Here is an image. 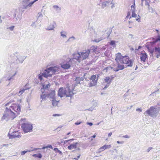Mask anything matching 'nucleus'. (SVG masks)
<instances>
[{
    "label": "nucleus",
    "instance_id": "052dcab7",
    "mask_svg": "<svg viewBox=\"0 0 160 160\" xmlns=\"http://www.w3.org/2000/svg\"><path fill=\"white\" fill-rule=\"evenodd\" d=\"M91 48H92V49L93 50V51L94 52H95L96 50V49H97V48H95V47L94 46H92Z\"/></svg>",
    "mask_w": 160,
    "mask_h": 160
},
{
    "label": "nucleus",
    "instance_id": "6e6552de",
    "mask_svg": "<svg viewBox=\"0 0 160 160\" xmlns=\"http://www.w3.org/2000/svg\"><path fill=\"white\" fill-rule=\"evenodd\" d=\"M74 58L69 59L68 61L67 60L65 63L62 65L61 67L64 69H68L70 67L72 63V61H73Z\"/></svg>",
    "mask_w": 160,
    "mask_h": 160
},
{
    "label": "nucleus",
    "instance_id": "c85d7f7f",
    "mask_svg": "<svg viewBox=\"0 0 160 160\" xmlns=\"http://www.w3.org/2000/svg\"><path fill=\"white\" fill-rule=\"evenodd\" d=\"M110 45L112 46L113 48H115L116 46L115 42L113 40H111L109 42Z\"/></svg>",
    "mask_w": 160,
    "mask_h": 160
},
{
    "label": "nucleus",
    "instance_id": "864d4df0",
    "mask_svg": "<svg viewBox=\"0 0 160 160\" xmlns=\"http://www.w3.org/2000/svg\"><path fill=\"white\" fill-rule=\"evenodd\" d=\"M87 74V73H85L84 74V75H83V77H84V78L87 81H89L88 80V79L85 77V76L86 75V74Z\"/></svg>",
    "mask_w": 160,
    "mask_h": 160
},
{
    "label": "nucleus",
    "instance_id": "dca6fc26",
    "mask_svg": "<svg viewBox=\"0 0 160 160\" xmlns=\"http://www.w3.org/2000/svg\"><path fill=\"white\" fill-rule=\"evenodd\" d=\"M17 58V59L16 60V63H22L26 58V57L22 56H18Z\"/></svg>",
    "mask_w": 160,
    "mask_h": 160
},
{
    "label": "nucleus",
    "instance_id": "72a5a7b5",
    "mask_svg": "<svg viewBox=\"0 0 160 160\" xmlns=\"http://www.w3.org/2000/svg\"><path fill=\"white\" fill-rule=\"evenodd\" d=\"M75 39V37H74L73 36H72L71 37L69 38V39L67 40L66 42H70L71 41H73V40Z\"/></svg>",
    "mask_w": 160,
    "mask_h": 160
},
{
    "label": "nucleus",
    "instance_id": "4be33fe9",
    "mask_svg": "<svg viewBox=\"0 0 160 160\" xmlns=\"http://www.w3.org/2000/svg\"><path fill=\"white\" fill-rule=\"evenodd\" d=\"M78 144V142H76L74 143L71 144L68 147V148L69 150H71L74 148H76L77 147V145Z\"/></svg>",
    "mask_w": 160,
    "mask_h": 160
},
{
    "label": "nucleus",
    "instance_id": "4468645a",
    "mask_svg": "<svg viewBox=\"0 0 160 160\" xmlns=\"http://www.w3.org/2000/svg\"><path fill=\"white\" fill-rule=\"evenodd\" d=\"M56 25V23L55 22L53 21L52 23H50V25H49L47 28H46V30L48 31L53 30L54 31V28H55V26Z\"/></svg>",
    "mask_w": 160,
    "mask_h": 160
},
{
    "label": "nucleus",
    "instance_id": "4d7b16f0",
    "mask_svg": "<svg viewBox=\"0 0 160 160\" xmlns=\"http://www.w3.org/2000/svg\"><path fill=\"white\" fill-rule=\"evenodd\" d=\"M132 8H135V1L134 2L133 4L131 6Z\"/></svg>",
    "mask_w": 160,
    "mask_h": 160
},
{
    "label": "nucleus",
    "instance_id": "20e7f679",
    "mask_svg": "<svg viewBox=\"0 0 160 160\" xmlns=\"http://www.w3.org/2000/svg\"><path fill=\"white\" fill-rule=\"evenodd\" d=\"M159 108L156 106H152L146 111L145 113L152 118H155L158 115Z\"/></svg>",
    "mask_w": 160,
    "mask_h": 160
},
{
    "label": "nucleus",
    "instance_id": "5fc2aeb1",
    "mask_svg": "<svg viewBox=\"0 0 160 160\" xmlns=\"http://www.w3.org/2000/svg\"><path fill=\"white\" fill-rule=\"evenodd\" d=\"M61 116V115L59 114H53L52 115V116H53L54 117L60 116Z\"/></svg>",
    "mask_w": 160,
    "mask_h": 160
},
{
    "label": "nucleus",
    "instance_id": "58836bf2",
    "mask_svg": "<svg viewBox=\"0 0 160 160\" xmlns=\"http://www.w3.org/2000/svg\"><path fill=\"white\" fill-rule=\"evenodd\" d=\"M107 2H106L105 1L103 2L102 4V8H104L105 7L107 6Z\"/></svg>",
    "mask_w": 160,
    "mask_h": 160
},
{
    "label": "nucleus",
    "instance_id": "9d476101",
    "mask_svg": "<svg viewBox=\"0 0 160 160\" xmlns=\"http://www.w3.org/2000/svg\"><path fill=\"white\" fill-rule=\"evenodd\" d=\"M49 72H50L51 74V77L52 74H54L56 73H58L59 72V68L56 66L54 67H50L48 68Z\"/></svg>",
    "mask_w": 160,
    "mask_h": 160
},
{
    "label": "nucleus",
    "instance_id": "393cba45",
    "mask_svg": "<svg viewBox=\"0 0 160 160\" xmlns=\"http://www.w3.org/2000/svg\"><path fill=\"white\" fill-rule=\"evenodd\" d=\"M42 94L41 95L40 98L42 99V101L43 100H45L48 98V94H46V92L42 91Z\"/></svg>",
    "mask_w": 160,
    "mask_h": 160
},
{
    "label": "nucleus",
    "instance_id": "2eb2a0df",
    "mask_svg": "<svg viewBox=\"0 0 160 160\" xmlns=\"http://www.w3.org/2000/svg\"><path fill=\"white\" fill-rule=\"evenodd\" d=\"M41 73L44 78H47L48 77H51V74L48 68L45 70L43 72H41Z\"/></svg>",
    "mask_w": 160,
    "mask_h": 160
},
{
    "label": "nucleus",
    "instance_id": "8fccbe9b",
    "mask_svg": "<svg viewBox=\"0 0 160 160\" xmlns=\"http://www.w3.org/2000/svg\"><path fill=\"white\" fill-rule=\"evenodd\" d=\"M148 9L149 10H151V12H152L153 11V8H152L150 7V6H148Z\"/></svg>",
    "mask_w": 160,
    "mask_h": 160
},
{
    "label": "nucleus",
    "instance_id": "c03bdc74",
    "mask_svg": "<svg viewBox=\"0 0 160 160\" xmlns=\"http://www.w3.org/2000/svg\"><path fill=\"white\" fill-rule=\"evenodd\" d=\"M102 40V39L100 38H98L95 39L94 41L97 42H98Z\"/></svg>",
    "mask_w": 160,
    "mask_h": 160
},
{
    "label": "nucleus",
    "instance_id": "f3484780",
    "mask_svg": "<svg viewBox=\"0 0 160 160\" xmlns=\"http://www.w3.org/2000/svg\"><path fill=\"white\" fill-rule=\"evenodd\" d=\"M117 67L116 68H111L113 69V71L115 72H118L119 70H122L124 68V66L123 65H121L119 64V62L118 63Z\"/></svg>",
    "mask_w": 160,
    "mask_h": 160
},
{
    "label": "nucleus",
    "instance_id": "c756f323",
    "mask_svg": "<svg viewBox=\"0 0 160 160\" xmlns=\"http://www.w3.org/2000/svg\"><path fill=\"white\" fill-rule=\"evenodd\" d=\"M52 104L53 106H57L58 102L55 100V98L54 99H52Z\"/></svg>",
    "mask_w": 160,
    "mask_h": 160
},
{
    "label": "nucleus",
    "instance_id": "5701e85b",
    "mask_svg": "<svg viewBox=\"0 0 160 160\" xmlns=\"http://www.w3.org/2000/svg\"><path fill=\"white\" fill-rule=\"evenodd\" d=\"M3 116L1 118V120H5L6 121H8L9 119L8 118V116L7 112H5V111L4 112Z\"/></svg>",
    "mask_w": 160,
    "mask_h": 160
},
{
    "label": "nucleus",
    "instance_id": "de8ad7c7",
    "mask_svg": "<svg viewBox=\"0 0 160 160\" xmlns=\"http://www.w3.org/2000/svg\"><path fill=\"white\" fill-rule=\"evenodd\" d=\"M74 139H70L69 140H65L64 142V143H67V142H68L69 141H73L74 140Z\"/></svg>",
    "mask_w": 160,
    "mask_h": 160
},
{
    "label": "nucleus",
    "instance_id": "6ab92c4d",
    "mask_svg": "<svg viewBox=\"0 0 160 160\" xmlns=\"http://www.w3.org/2000/svg\"><path fill=\"white\" fill-rule=\"evenodd\" d=\"M140 57L141 61L145 62L146 59L148 58V56L146 53H141L140 54Z\"/></svg>",
    "mask_w": 160,
    "mask_h": 160
},
{
    "label": "nucleus",
    "instance_id": "2f4dec72",
    "mask_svg": "<svg viewBox=\"0 0 160 160\" xmlns=\"http://www.w3.org/2000/svg\"><path fill=\"white\" fill-rule=\"evenodd\" d=\"M79 77H77L75 80L77 84H80V80Z\"/></svg>",
    "mask_w": 160,
    "mask_h": 160
},
{
    "label": "nucleus",
    "instance_id": "7c9ffc66",
    "mask_svg": "<svg viewBox=\"0 0 160 160\" xmlns=\"http://www.w3.org/2000/svg\"><path fill=\"white\" fill-rule=\"evenodd\" d=\"M32 156L34 157H37L39 158H40L42 157V154L40 153L34 154Z\"/></svg>",
    "mask_w": 160,
    "mask_h": 160
},
{
    "label": "nucleus",
    "instance_id": "bb28decb",
    "mask_svg": "<svg viewBox=\"0 0 160 160\" xmlns=\"http://www.w3.org/2000/svg\"><path fill=\"white\" fill-rule=\"evenodd\" d=\"M53 8L57 12H61V8L58 6L54 5L53 6Z\"/></svg>",
    "mask_w": 160,
    "mask_h": 160
},
{
    "label": "nucleus",
    "instance_id": "3c124183",
    "mask_svg": "<svg viewBox=\"0 0 160 160\" xmlns=\"http://www.w3.org/2000/svg\"><path fill=\"white\" fill-rule=\"evenodd\" d=\"M110 84H108L107 83V85L105 86V87L103 88V89H104V90H105V89H106V88H108V86H109V85H110Z\"/></svg>",
    "mask_w": 160,
    "mask_h": 160
},
{
    "label": "nucleus",
    "instance_id": "b1692460",
    "mask_svg": "<svg viewBox=\"0 0 160 160\" xmlns=\"http://www.w3.org/2000/svg\"><path fill=\"white\" fill-rule=\"evenodd\" d=\"M113 77H111V78L108 77H106L104 79V81L105 82L108 83V84H110L112 80Z\"/></svg>",
    "mask_w": 160,
    "mask_h": 160
},
{
    "label": "nucleus",
    "instance_id": "bf43d9fd",
    "mask_svg": "<svg viewBox=\"0 0 160 160\" xmlns=\"http://www.w3.org/2000/svg\"><path fill=\"white\" fill-rule=\"evenodd\" d=\"M148 0H145V2H146L145 5H148V6H149L150 5H149V2H148Z\"/></svg>",
    "mask_w": 160,
    "mask_h": 160
},
{
    "label": "nucleus",
    "instance_id": "f704fd0d",
    "mask_svg": "<svg viewBox=\"0 0 160 160\" xmlns=\"http://www.w3.org/2000/svg\"><path fill=\"white\" fill-rule=\"evenodd\" d=\"M137 16V14L135 13V12L133 11V12H132V17H130L129 18L130 19L132 17L136 18Z\"/></svg>",
    "mask_w": 160,
    "mask_h": 160
},
{
    "label": "nucleus",
    "instance_id": "a18cd8bd",
    "mask_svg": "<svg viewBox=\"0 0 160 160\" xmlns=\"http://www.w3.org/2000/svg\"><path fill=\"white\" fill-rule=\"evenodd\" d=\"M14 28V26H12L10 27H9L8 29H9L10 30H11V31H12L13 30Z\"/></svg>",
    "mask_w": 160,
    "mask_h": 160
},
{
    "label": "nucleus",
    "instance_id": "cd10ccee",
    "mask_svg": "<svg viewBox=\"0 0 160 160\" xmlns=\"http://www.w3.org/2000/svg\"><path fill=\"white\" fill-rule=\"evenodd\" d=\"M155 49H154V51L155 52H158L159 53V54H158L157 55V58H158L160 56V48L159 47L157 48L156 47H155Z\"/></svg>",
    "mask_w": 160,
    "mask_h": 160
},
{
    "label": "nucleus",
    "instance_id": "6e6d98bb",
    "mask_svg": "<svg viewBox=\"0 0 160 160\" xmlns=\"http://www.w3.org/2000/svg\"><path fill=\"white\" fill-rule=\"evenodd\" d=\"M136 110L137 111H138L140 112L142 111V109L140 108H137Z\"/></svg>",
    "mask_w": 160,
    "mask_h": 160
},
{
    "label": "nucleus",
    "instance_id": "c9c22d12",
    "mask_svg": "<svg viewBox=\"0 0 160 160\" xmlns=\"http://www.w3.org/2000/svg\"><path fill=\"white\" fill-rule=\"evenodd\" d=\"M56 152L59 153L60 154L62 153V152L59 150L57 148H54L53 150Z\"/></svg>",
    "mask_w": 160,
    "mask_h": 160
},
{
    "label": "nucleus",
    "instance_id": "e433bc0d",
    "mask_svg": "<svg viewBox=\"0 0 160 160\" xmlns=\"http://www.w3.org/2000/svg\"><path fill=\"white\" fill-rule=\"evenodd\" d=\"M29 88H25L23 89L20 91L19 92V93H20V94L21 95V94H22L26 90L28 89Z\"/></svg>",
    "mask_w": 160,
    "mask_h": 160
},
{
    "label": "nucleus",
    "instance_id": "f8f14e48",
    "mask_svg": "<svg viewBox=\"0 0 160 160\" xmlns=\"http://www.w3.org/2000/svg\"><path fill=\"white\" fill-rule=\"evenodd\" d=\"M11 108L10 109L13 110L17 113L18 115L19 114V112L21 111V107L19 104H14L13 106L11 107Z\"/></svg>",
    "mask_w": 160,
    "mask_h": 160
},
{
    "label": "nucleus",
    "instance_id": "0e129e2a",
    "mask_svg": "<svg viewBox=\"0 0 160 160\" xmlns=\"http://www.w3.org/2000/svg\"><path fill=\"white\" fill-rule=\"evenodd\" d=\"M43 17V15L42 13H39L38 16V18L40 17Z\"/></svg>",
    "mask_w": 160,
    "mask_h": 160
},
{
    "label": "nucleus",
    "instance_id": "69168bd1",
    "mask_svg": "<svg viewBox=\"0 0 160 160\" xmlns=\"http://www.w3.org/2000/svg\"><path fill=\"white\" fill-rule=\"evenodd\" d=\"M123 137L124 138H129V137L128 135H126L125 136H123Z\"/></svg>",
    "mask_w": 160,
    "mask_h": 160
},
{
    "label": "nucleus",
    "instance_id": "ea45409f",
    "mask_svg": "<svg viewBox=\"0 0 160 160\" xmlns=\"http://www.w3.org/2000/svg\"><path fill=\"white\" fill-rule=\"evenodd\" d=\"M17 72H16L14 74H13L11 78H7V80L9 81H10L12 79H13V77L15 76V75L16 74Z\"/></svg>",
    "mask_w": 160,
    "mask_h": 160
},
{
    "label": "nucleus",
    "instance_id": "a19ab883",
    "mask_svg": "<svg viewBox=\"0 0 160 160\" xmlns=\"http://www.w3.org/2000/svg\"><path fill=\"white\" fill-rule=\"evenodd\" d=\"M113 2V0H110L105 1L106 2H107V4H112Z\"/></svg>",
    "mask_w": 160,
    "mask_h": 160
},
{
    "label": "nucleus",
    "instance_id": "ddd939ff",
    "mask_svg": "<svg viewBox=\"0 0 160 160\" xmlns=\"http://www.w3.org/2000/svg\"><path fill=\"white\" fill-rule=\"evenodd\" d=\"M30 0H23L22 2V4L23 6L22 8L27 9L29 7H32V5H30L31 2L28 3V1Z\"/></svg>",
    "mask_w": 160,
    "mask_h": 160
},
{
    "label": "nucleus",
    "instance_id": "412c9836",
    "mask_svg": "<svg viewBox=\"0 0 160 160\" xmlns=\"http://www.w3.org/2000/svg\"><path fill=\"white\" fill-rule=\"evenodd\" d=\"M111 147L110 145H105L101 147L98 150V152L100 153L107 148H109Z\"/></svg>",
    "mask_w": 160,
    "mask_h": 160
},
{
    "label": "nucleus",
    "instance_id": "13d9d810",
    "mask_svg": "<svg viewBox=\"0 0 160 160\" xmlns=\"http://www.w3.org/2000/svg\"><path fill=\"white\" fill-rule=\"evenodd\" d=\"M38 0H34V1L32 2H31V4H30V5H32H32L33 4L36 2L37 1H38Z\"/></svg>",
    "mask_w": 160,
    "mask_h": 160
},
{
    "label": "nucleus",
    "instance_id": "680f3d73",
    "mask_svg": "<svg viewBox=\"0 0 160 160\" xmlns=\"http://www.w3.org/2000/svg\"><path fill=\"white\" fill-rule=\"evenodd\" d=\"M130 13L129 12H128V13H127V16L126 17V18H125V19H126L127 18H128L129 16H130Z\"/></svg>",
    "mask_w": 160,
    "mask_h": 160
},
{
    "label": "nucleus",
    "instance_id": "a211bd4d",
    "mask_svg": "<svg viewBox=\"0 0 160 160\" xmlns=\"http://www.w3.org/2000/svg\"><path fill=\"white\" fill-rule=\"evenodd\" d=\"M123 56H122L121 54L120 53H118L116 54V58L115 60L117 62L120 63Z\"/></svg>",
    "mask_w": 160,
    "mask_h": 160
},
{
    "label": "nucleus",
    "instance_id": "774afa93",
    "mask_svg": "<svg viewBox=\"0 0 160 160\" xmlns=\"http://www.w3.org/2000/svg\"><path fill=\"white\" fill-rule=\"evenodd\" d=\"M133 36V35H132V34H129V36H128L129 37H130L131 38H132Z\"/></svg>",
    "mask_w": 160,
    "mask_h": 160
},
{
    "label": "nucleus",
    "instance_id": "7ed1b4c3",
    "mask_svg": "<svg viewBox=\"0 0 160 160\" xmlns=\"http://www.w3.org/2000/svg\"><path fill=\"white\" fill-rule=\"evenodd\" d=\"M151 40L152 41L148 42L147 43L146 47L149 51L152 54L154 52V48L157 43L158 42V40H160V37L159 36L156 38H152Z\"/></svg>",
    "mask_w": 160,
    "mask_h": 160
},
{
    "label": "nucleus",
    "instance_id": "1a4fd4ad",
    "mask_svg": "<svg viewBox=\"0 0 160 160\" xmlns=\"http://www.w3.org/2000/svg\"><path fill=\"white\" fill-rule=\"evenodd\" d=\"M5 112L7 113L9 119L13 120L16 117L15 114L12 111L11 109H9L8 108H6Z\"/></svg>",
    "mask_w": 160,
    "mask_h": 160
},
{
    "label": "nucleus",
    "instance_id": "49530a36",
    "mask_svg": "<svg viewBox=\"0 0 160 160\" xmlns=\"http://www.w3.org/2000/svg\"><path fill=\"white\" fill-rule=\"evenodd\" d=\"M110 69V68L109 67H106L105 68H104L103 71H105L106 72H108V70Z\"/></svg>",
    "mask_w": 160,
    "mask_h": 160
},
{
    "label": "nucleus",
    "instance_id": "f257e3e1",
    "mask_svg": "<svg viewBox=\"0 0 160 160\" xmlns=\"http://www.w3.org/2000/svg\"><path fill=\"white\" fill-rule=\"evenodd\" d=\"M90 51L88 50L83 51L81 53L77 52L73 54L74 58L76 59L78 62H80L81 60H85L88 58L90 54Z\"/></svg>",
    "mask_w": 160,
    "mask_h": 160
},
{
    "label": "nucleus",
    "instance_id": "f03ea898",
    "mask_svg": "<svg viewBox=\"0 0 160 160\" xmlns=\"http://www.w3.org/2000/svg\"><path fill=\"white\" fill-rule=\"evenodd\" d=\"M73 95L72 91H71L69 87H68L66 88H63L62 87H61L58 90V95L61 98L64 96L67 97H71Z\"/></svg>",
    "mask_w": 160,
    "mask_h": 160
},
{
    "label": "nucleus",
    "instance_id": "09e8293b",
    "mask_svg": "<svg viewBox=\"0 0 160 160\" xmlns=\"http://www.w3.org/2000/svg\"><path fill=\"white\" fill-rule=\"evenodd\" d=\"M152 149V147H149L147 150V152H148L150 151V150Z\"/></svg>",
    "mask_w": 160,
    "mask_h": 160
},
{
    "label": "nucleus",
    "instance_id": "aec40b11",
    "mask_svg": "<svg viewBox=\"0 0 160 160\" xmlns=\"http://www.w3.org/2000/svg\"><path fill=\"white\" fill-rule=\"evenodd\" d=\"M55 91L52 90L49 94H48V98L54 99L55 98Z\"/></svg>",
    "mask_w": 160,
    "mask_h": 160
},
{
    "label": "nucleus",
    "instance_id": "4c0bfd02",
    "mask_svg": "<svg viewBox=\"0 0 160 160\" xmlns=\"http://www.w3.org/2000/svg\"><path fill=\"white\" fill-rule=\"evenodd\" d=\"M51 148L52 149H53V148H52V146L51 145H48V146H47L46 147H42V149H44L45 148Z\"/></svg>",
    "mask_w": 160,
    "mask_h": 160
},
{
    "label": "nucleus",
    "instance_id": "603ef678",
    "mask_svg": "<svg viewBox=\"0 0 160 160\" xmlns=\"http://www.w3.org/2000/svg\"><path fill=\"white\" fill-rule=\"evenodd\" d=\"M82 123V122H76L75 123V124L76 125H79L80 124H81V123Z\"/></svg>",
    "mask_w": 160,
    "mask_h": 160
},
{
    "label": "nucleus",
    "instance_id": "473e14b6",
    "mask_svg": "<svg viewBox=\"0 0 160 160\" xmlns=\"http://www.w3.org/2000/svg\"><path fill=\"white\" fill-rule=\"evenodd\" d=\"M43 76L41 72L38 75V78L41 81H42L43 79Z\"/></svg>",
    "mask_w": 160,
    "mask_h": 160
},
{
    "label": "nucleus",
    "instance_id": "39448f33",
    "mask_svg": "<svg viewBox=\"0 0 160 160\" xmlns=\"http://www.w3.org/2000/svg\"><path fill=\"white\" fill-rule=\"evenodd\" d=\"M98 77L99 76L98 75H92L91 76L89 79V80H91V82H88L87 86L90 87L96 86L98 82Z\"/></svg>",
    "mask_w": 160,
    "mask_h": 160
},
{
    "label": "nucleus",
    "instance_id": "9b49d317",
    "mask_svg": "<svg viewBox=\"0 0 160 160\" xmlns=\"http://www.w3.org/2000/svg\"><path fill=\"white\" fill-rule=\"evenodd\" d=\"M20 132L18 131H14L11 134L9 133L8 134V136L9 138L10 139L14 138H19L21 136L19 135Z\"/></svg>",
    "mask_w": 160,
    "mask_h": 160
},
{
    "label": "nucleus",
    "instance_id": "e2e57ef3",
    "mask_svg": "<svg viewBox=\"0 0 160 160\" xmlns=\"http://www.w3.org/2000/svg\"><path fill=\"white\" fill-rule=\"evenodd\" d=\"M87 124L88 125H89L91 126L92 125H93L92 123V122H87Z\"/></svg>",
    "mask_w": 160,
    "mask_h": 160
},
{
    "label": "nucleus",
    "instance_id": "423d86ee",
    "mask_svg": "<svg viewBox=\"0 0 160 160\" xmlns=\"http://www.w3.org/2000/svg\"><path fill=\"white\" fill-rule=\"evenodd\" d=\"M21 127L23 132L25 133L32 131V125L29 122H24L22 124Z\"/></svg>",
    "mask_w": 160,
    "mask_h": 160
},
{
    "label": "nucleus",
    "instance_id": "79ce46f5",
    "mask_svg": "<svg viewBox=\"0 0 160 160\" xmlns=\"http://www.w3.org/2000/svg\"><path fill=\"white\" fill-rule=\"evenodd\" d=\"M28 152H30V151H28V150L26 151H22L21 152V155H25V153H27Z\"/></svg>",
    "mask_w": 160,
    "mask_h": 160
},
{
    "label": "nucleus",
    "instance_id": "338daca9",
    "mask_svg": "<svg viewBox=\"0 0 160 160\" xmlns=\"http://www.w3.org/2000/svg\"><path fill=\"white\" fill-rule=\"evenodd\" d=\"M35 22H33L32 24V25H31V26L32 27H36V26H35Z\"/></svg>",
    "mask_w": 160,
    "mask_h": 160
},
{
    "label": "nucleus",
    "instance_id": "a878e982",
    "mask_svg": "<svg viewBox=\"0 0 160 160\" xmlns=\"http://www.w3.org/2000/svg\"><path fill=\"white\" fill-rule=\"evenodd\" d=\"M51 86L50 84L49 83L46 85H43L42 88H41V92L42 91H45L47 90V89L49 88Z\"/></svg>",
    "mask_w": 160,
    "mask_h": 160
},
{
    "label": "nucleus",
    "instance_id": "37998d69",
    "mask_svg": "<svg viewBox=\"0 0 160 160\" xmlns=\"http://www.w3.org/2000/svg\"><path fill=\"white\" fill-rule=\"evenodd\" d=\"M63 32V31H62L60 32L61 36H62L63 38H65L66 37V36L64 34H63L62 33Z\"/></svg>",
    "mask_w": 160,
    "mask_h": 160
},
{
    "label": "nucleus",
    "instance_id": "0eeeda50",
    "mask_svg": "<svg viewBox=\"0 0 160 160\" xmlns=\"http://www.w3.org/2000/svg\"><path fill=\"white\" fill-rule=\"evenodd\" d=\"M120 63L126 64L128 67H131L132 66V61L129 60V57L127 56L123 57Z\"/></svg>",
    "mask_w": 160,
    "mask_h": 160
}]
</instances>
